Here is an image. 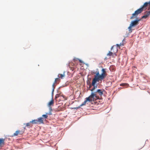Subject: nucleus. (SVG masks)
I'll list each match as a JSON object with an SVG mask.
<instances>
[{
  "mask_svg": "<svg viewBox=\"0 0 150 150\" xmlns=\"http://www.w3.org/2000/svg\"><path fill=\"white\" fill-rule=\"evenodd\" d=\"M103 94V90L98 89L96 91L91 93V95L85 99V100L80 105L82 106L85 105L88 101H94L97 99H99Z\"/></svg>",
  "mask_w": 150,
  "mask_h": 150,
  "instance_id": "1",
  "label": "nucleus"
},
{
  "mask_svg": "<svg viewBox=\"0 0 150 150\" xmlns=\"http://www.w3.org/2000/svg\"><path fill=\"white\" fill-rule=\"evenodd\" d=\"M102 73L101 74H100L98 69H97V70L95 72H93V73L96 74V75L94 76V78L92 80V85H94L97 82H99L100 81H102L106 76L107 74L105 69H102Z\"/></svg>",
  "mask_w": 150,
  "mask_h": 150,
  "instance_id": "2",
  "label": "nucleus"
},
{
  "mask_svg": "<svg viewBox=\"0 0 150 150\" xmlns=\"http://www.w3.org/2000/svg\"><path fill=\"white\" fill-rule=\"evenodd\" d=\"M148 5L150 6V1L149 2H145L140 8L136 11L134 13L132 14V16L130 17V19H132L137 17L138 14L141 13L144 9H146V7Z\"/></svg>",
  "mask_w": 150,
  "mask_h": 150,
  "instance_id": "3",
  "label": "nucleus"
},
{
  "mask_svg": "<svg viewBox=\"0 0 150 150\" xmlns=\"http://www.w3.org/2000/svg\"><path fill=\"white\" fill-rule=\"evenodd\" d=\"M112 49H115V51H113V50L111 51V52H109L107 54V56H112L113 54L116 55V53L117 52V48H114V47L112 48Z\"/></svg>",
  "mask_w": 150,
  "mask_h": 150,
  "instance_id": "4",
  "label": "nucleus"
},
{
  "mask_svg": "<svg viewBox=\"0 0 150 150\" xmlns=\"http://www.w3.org/2000/svg\"><path fill=\"white\" fill-rule=\"evenodd\" d=\"M95 84L94 85H92L91 84H90L89 87V90H90L91 91H93L95 89L97 88V86H95Z\"/></svg>",
  "mask_w": 150,
  "mask_h": 150,
  "instance_id": "5",
  "label": "nucleus"
},
{
  "mask_svg": "<svg viewBox=\"0 0 150 150\" xmlns=\"http://www.w3.org/2000/svg\"><path fill=\"white\" fill-rule=\"evenodd\" d=\"M140 20H136L135 21H132L130 25L132 27L137 25L138 24V21Z\"/></svg>",
  "mask_w": 150,
  "mask_h": 150,
  "instance_id": "6",
  "label": "nucleus"
},
{
  "mask_svg": "<svg viewBox=\"0 0 150 150\" xmlns=\"http://www.w3.org/2000/svg\"><path fill=\"white\" fill-rule=\"evenodd\" d=\"M38 124H44V118L42 117H40L38 118L37 119Z\"/></svg>",
  "mask_w": 150,
  "mask_h": 150,
  "instance_id": "7",
  "label": "nucleus"
},
{
  "mask_svg": "<svg viewBox=\"0 0 150 150\" xmlns=\"http://www.w3.org/2000/svg\"><path fill=\"white\" fill-rule=\"evenodd\" d=\"M4 139L0 138V147H2L4 145Z\"/></svg>",
  "mask_w": 150,
  "mask_h": 150,
  "instance_id": "8",
  "label": "nucleus"
},
{
  "mask_svg": "<svg viewBox=\"0 0 150 150\" xmlns=\"http://www.w3.org/2000/svg\"><path fill=\"white\" fill-rule=\"evenodd\" d=\"M54 100L52 98L51 101L48 104V106L50 107L51 105L53 106L54 105Z\"/></svg>",
  "mask_w": 150,
  "mask_h": 150,
  "instance_id": "9",
  "label": "nucleus"
},
{
  "mask_svg": "<svg viewBox=\"0 0 150 150\" xmlns=\"http://www.w3.org/2000/svg\"><path fill=\"white\" fill-rule=\"evenodd\" d=\"M150 15V14H149V11L148 12H147L146 14L144 15V16H143L142 17V18H146Z\"/></svg>",
  "mask_w": 150,
  "mask_h": 150,
  "instance_id": "10",
  "label": "nucleus"
},
{
  "mask_svg": "<svg viewBox=\"0 0 150 150\" xmlns=\"http://www.w3.org/2000/svg\"><path fill=\"white\" fill-rule=\"evenodd\" d=\"M24 124L25 125H26V126L28 127H32V126H33V125H32V122H31V121H30L29 123Z\"/></svg>",
  "mask_w": 150,
  "mask_h": 150,
  "instance_id": "11",
  "label": "nucleus"
},
{
  "mask_svg": "<svg viewBox=\"0 0 150 150\" xmlns=\"http://www.w3.org/2000/svg\"><path fill=\"white\" fill-rule=\"evenodd\" d=\"M31 122L33 124H38L37 119L33 120L31 121Z\"/></svg>",
  "mask_w": 150,
  "mask_h": 150,
  "instance_id": "12",
  "label": "nucleus"
},
{
  "mask_svg": "<svg viewBox=\"0 0 150 150\" xmlns=\"http://www.w3.org/2000/svg\"><path fill=\"white\" fill-rule=\"evenodd\" d=\"M19 132L20 130H17L13 134L12 137L17 136L18 134H19Z\"/></svg>",
  "mask_w": 150,
  "mask_h": 150,
  "instance_id": "13",
  "label": "nucleus"
},
{
  "mask_svg": "<svg viewBox=\"0 0 150 150\" xmlns=\"http://www.w3.org/2000/svg\"><path fill=\"white\" fill-rule=\"evenodd\" d=\"M60 79L59 78H57L55 79L54 82V83H59V82L60 81Z\"/></svg>",
  "mask_w": 150,
  "mask_h": 150,
  "instance_id": "14",
  "label": "nucleus"
},
{
  "mask_svg": "<svg viewBox=\"0 0 150 150\" xmlns=\"http://www.w3.org/2000/svg\"><path fill=\"white\" fill-rule=\"evenodd\" d=\"M58 76L59 78H60L61 79H62V78L65 76V74L64 73L63 74H59L58 75Z\"/></svg>",
  "mask_w": 150,
  "mask_h": 150,
  "instance_id": "15",
  "label": "nucleus"
},
{
  "mask_svg": "<svg viewBox=\"0 0 150 150\" xmlns=\"http://www.w3.org/2000/svg\"><path fill=\"white\" fill-rule=\"evenodd\" d=\"M120 86H125L127 87L129 86V84L127 83H122L121 84H120Z\"/></svg>",
  "mask_w": 150,
  "mask_h": 150,
  "instance_id": "16",
  "label": "nucleus"
},
{
  "mask_svg": "<svg viewBox=\"0 0 150 150\" xmlns=\"http://www.w3.org/2000/svg\"><path fill=\"white\" fill-rule=\"evenodd\" d=\"M132 26L130 25L128 27V29H129V33H131L132 32Z\"/></svg>",
  "mask_w": 150,
  "mask_h": 150,
  "instance_id": "17",
  "label": "nucleus"
},
{
  "mask_svg": "<svg viewBox=\"0 0 150 150\" xmlns=\"http://www.w3.org/2000/svg\"><path fill=\"white\" fill-rule=\"evenodd\" d=\"M47 115H48V113H46V115H42V117L44 119L47 118V117H48V116H47Z\"/></svg>",
  "mask_w": 150,
  "mask_h": 150,
  "instance_id": "18",
  "label": "nucleus"
},
{
  "mask_svg": "<svg viewBox=\"0 0 150 150\" xmlns=\"http://www.w3.org/2000/svg\"><path fill=\"white\" fill-rule=\"evenodd\" d=\"M116 45L117 46V47H120V46H122L123 45V42H122L120 43V44H117Z\"/></svg>",
  "mask_w": 150,
  "mask_h": 150,
  "instance_id": "19",
  "label": "nucleus"
},
{
  "mask_svg": "<svg viewBox=\"0 0 150 150\" xmlns=\"http://www.w3.org/2000/svg\"><path fill=\"white\" fill-rule=\"evenodd\" d=\"M55 83H54L52 85V87H53V89H52V94H53V92L54 91V89L55 88Z\"/></svg>",
  "mask_w": 150,
  "mask_h": 150,
  "instance_id": "20",
  "label": "nucleus"
},
{
  "mask_svg": "<svg viewBox=\"0 0 150 150\" xmlns=\"http://www.w3.org/2000/svg\"><path fill=\"white\" fill-rule=\"evenodd\" d=\"M113 47H114V48H117L115 46H112V48H111V51L113 50V51H115V49H112V48Z\"/></svg>",
  "mask_w": 150,
  "mask_h": 150,
  "instance_id": "21",
  "label": "nucleus"
},
{
  "mask_svg": "<svg viewBox=\"0 0 150 150\" xmlns=\"http://www.w3.org/2000/svg\"><path fill=\"white\" fill-rule=\"evenodd\" d=\"M24 132H23V131H20V132L19 133V134H23V133Z\"/></svg>",
  "mask_w": 150,
  "mask_h": 150,
  "instance_id": "22",
  "label": "nucleus"
},
{
  "mask_svg": "<svg viewBox=\"0 0 150 150\" xmlns=\"http://www.w3.org/2000/svg\"><path fill=\"white\" fill-rule=\"evenodd\" d=\"M50 108V111L52 112V109L51 107H49Z\"/></svg>",
  "mask_w": 150,
  "mask_h": 150,
  "instance_id": "23",
  "label": "nucleus"
},
{
  "mask_svg": "<svg viewBox=\"0 0 150 150\" xmlns=\"http://www.w3.org/2000/svg\"><path fill=\"white\" fill-rule=\"evenodd\" d=\"M77 60H78V59H73V61L74 62H75V61H76Z\"/></svg>",
  "mask_w": 150,
  "mask_h": 150,
  "instance_id": "24",
  "label": "nucleus"
},
{
  "mask_svg": "<svg viewBox=\"0 0 150 150\" xmlns=\"http://www.w3.org/2000/svg\"><path fill=\"white\" fill-rule=\"evenodd\" d=\"M52 114L51 112L50 111L49 113H48V115H51Z\"/></svg>",
  "mask_w": 150,
  "mask_h": 150,
  "instance_id": "25",
  "label": "nucleus"
},
{
  "mask_svg": "<svg viewBox=\"0 0 150 150\" xmlns=\"http://www.w3.org/2000/svg\"><path fill=\"white\" fill-rule=\"evenodd\" d=\"M149 14H150V10L149 11Z\"/></svg>",
  "mask_w": 150,
  "mask_h": 150,
  "instance_id": "26",
  "label": "nucleus"
},
{
  "mask_svg": "<svg viewBox=\"0 0 150 150\" xmlns=\"http://www.w3.org/2000/svg\"><path fill=\"white\" fill-rule=\"evenodd\" d=\"M80 62H81V60H79Z\"/></svg>",
  "mask_w": 150,
  "mask_h": 150,
  "instance_id": "27",
  "label": "nucleus"
},
{
  "mask_svg": "<svg viewBox=\"0 0 150 150\" xmlns=\"http://www.w3.org/2000/svg\"><path fill=\"white\" fill-rule=\"evenodd\" d=\"M105 59H107V57H105Z\"/></svg>",
  "mask_w": 150,
  "mask_h": 150,
  "instance_id": "28",
  "label": "nucleus"
}]
</instances>
